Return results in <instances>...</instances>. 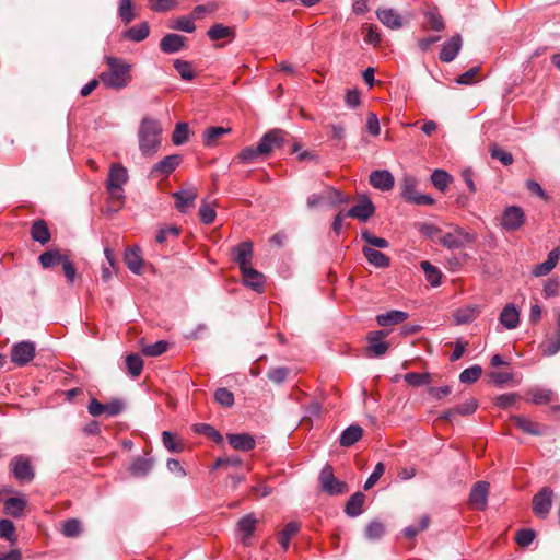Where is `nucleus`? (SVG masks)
Wrapping results in <instances>:
<instances>
[{"label": "nucleus", "mask_w": 560, "mask_h": 560, "mask_svg": "<svg viewBox=\"0 0 560 560\" xmlns=\"http://www.w3.org/2000/svg\"><path fill=\"white\" fill-rule=\"evenodd\" d=\"M192 429L196 433L203 434L218 444L223 442L222 434L208 423L194 424Z\"/></svg>", "instance_id": "obj_48"}, {"label": "nucleus", "mask_w": 560, "mask_h": 560, "mask_svg": "<svg viewBox=\"0 0 560 560\" xmlns=\"http://www.w3.org/2000/svg\"><path fill=\"white\" fill-rule=\"evenodd\" d=\"M430 30L441 32L445 28L443 18L436 9H430L424 13Z\"/></svg>", "instance_id": "obj_50"}, {"label": "nucleus", "mask_w": 560, "mask_h": 560, "mask_svg": "<svg viewBox=\"0 0 560 560\" xmlns=\"http://www.w3.org/2000/svg\"><path fill=\"white\" fill-rule=\"evenodd\" d=\"M370 184L376 189L387 191L393 188L395 179L389 171L377 170L370 174Z\"/></svg>", "instance_id": "obj_17"}, {"label": "nucleus", "mask_w": 560, "mask_h": 560, "mask_svg": "<svg viewBox=\"0 0 560 560\" xmlns=\"http://www.w3.org/2000/svg\"><path fill=\"white\" fill-rule=\"evenodd\" d=\"M128 182V172L125 166L119 163H113L109 167L106 188L114 200L122 202L125 196L122 186Z\"/></svg>", "instance_id": "obj_3"}, {"label": "nucleus", "mask_w": 560, "mask_h": 560, "mask_svg": "<svg viewBox=\"0 0 560 560\" xmlns=\"http://www.w3.org/2000/svg\"><path fill=\"white\" fill-rule=\"evenodd\" d=\"M553 491L549 487L541 488L533 497V512L541 518H546L551 510Z\"/></svg>", "instance_id": "obj_11"}, {"label": "nucleus", "mask_w": 560, "mask_h": 560, "mask_svg": "<svg viewBox=\"0 0 560 560\" xmlns=\"http://www.w3.org/2000/svg\"><path fill=\"white\" fill-rule=\"evenodd\" d=\"M475 241V235L462 228L455 229L453 232L442 233L438 238V243L448 249H460Z\"/></svg>", "instance_id": "obj_6"}, {"label": "nucleus", "mask_w": 560, "mask_h": 560, "mask_svg": "<svg viewBox=\"0 0 560 560\" xmlns=\"http://www.w3.org/2000/svg\"><path fill=\"white\" fill-rule=\"evenodd\" d=\"M490 155L492 159L499 160L503 165H511L514 161L513 155L501 149L497 143L490 145Z\"/></svg>", "instance_id": "obj_55"}, {"label": "nucleus", "mask_w": 560, "mask_h": 560, "mask_svg": "<svg viewBox=\"0 0 560 560\" xmlns=\"http://www.w3.org/2000/svg\"><path fill=\"white\" fill-rule=\"evenodd\" d=\"M387 334L388 331L386 330H375L369 332L366 337L369 342L368 351L374 357H382L387 352L389 343L384 341V338L387 336Z\"/></svg>", "instance_id": "obj_15"}, {"label": "nucleus", "mask_w": 560, "mask_h": 560, "mask_svg": "<svg viewBox=\"0 0 560 560\" xmlns=\"http://www.w3.org/2000/svg\"><path fill=\"white\" fill-rule=\"evenodd\" d=\"M35 343L28 340L15 343L11 349V361L19 366H24L30 363L35 357Z\"/></svg>", "instance_id": "obj_10"}, {"label": "nucleus", "mask_w": 560, "mask_h": 560, "mask_svg": "<svg viewBox=\"0 0 560 560\" xmlns=\"http://www.w3.org/2000/svg\"><path fill=\"white\" fill-rule=\"evenodd\" d=\"M385 534H386L385 524L377 520L370 522L364 529V536L370 541L378 540Z\"/></svg>", "instance_id": "obj_41"}, {"label": "nucleus", "mask_w": 560, "mask_h": 560, "mask_svg": "<svg viewBox=\"0 0 560 560\" xmlns=\"http://www.w3.org/2000/svg\"><path fill=\"white\" fill-rule=\"evenodd\" d=\"M189 138V127L186 122H177L172 135V141L175 145L184 144Z\"/></svg>", "instance_id": "obj_53"}, {"label": "nucleus", "mask_w": 560, "mask_h": 560, "mask_svg": "<svg viewBox=\"0 0 560 560\" xmlns=\"http://www.w3.org/2000/svg\"><path fill=\"white\" fill-rule=\"evenodd\" d=\"M10 472L20 482H31L35 477L34 467L26 455L14 456L9 464Z\"/></svg>", "instance_id": "obj_7"}, {"label": "nucleus", "mask_w": 560, "mask_h": 560, "mask_svg": "<svg viewBox=\"0 0 560 560\" xmlns=\"http://www.w3.org/2000/svg\"><path fill=\"white\" fill-rule=\"evenodd\" d=\"M420 267L424 272L427 281L432 287H439L441 284L442 272L428 260H423L420 262Z\"/></svg>", "instance_id": "obj_43"}, {"label": "nucleus", "mask_w": 560, "mask_h": 560, "mask_svg": "<svg viewBox=\"0 0 560 560\" xmlns=\"http://www.w3.org/2000/svg\"><path fill=\"white\" fill-rule=\"evenodd\" d=\"M365 501V495L362 492H355L350 497L345 506V512L350 517H357L362 513V506Z\"/></svg>", "instance_id": "obj_34"}, {"label": "nucleus", "mask_w": 560, "mask_h": 560, "mask_svg": "<svg viewBox=\"0 0 560 560\" xmlns=\"http://www.w3.org/2000/svg\"><path fill=\"white\" fill-rule=\"evenodd\" d=\"M168 343L164 340L156 341L152 345L144 346L142 353L147 357H159L166 352Z\"/></svg>", "instance_id": "obj_62"}, {"label": "nucleus", "mask_w": 560, "mask_h": 560, "mask_svg": "<svg viewBox=\"0 0 560 560\" xmlns=\"http://www.w3.org/2000/svg\"><path fill=\"white\" fill-rule=\"evenodd\" d=\"M289 133L282 129H271L266 132L258 142V152H264V158L268 156L271 152L282 148Z\"/></svg>", "instance_id": "obj_5"}, {"label": "nucleus", "mask_w": 560, "mask_h": 560, "mask_svg": "<svg viewBox=\"0 0 560 560\" xmlns=\"http://www.w3.org/2000/svg\"><path fill=\"white\" fill-rule=\"evenodd\" d=\"M318 483L320 491L328 495H338L347 491V485L335 477L332 466L329 464L322 468Z\"/></svg>", "instance_id": "obj_4"}, {"label": "nucleus", "mask_w": 560, "mask_h": 560, "mask_svg": "<svg viewBox=\"0 0 560 560\" xmlns=\"http://www.w3.org/2000/svg\"><path fill=\"white\" fill-rule=\"evenodd\" d=\"M0 538H4L11 544L16 541L15 526L10 520L0 521Z\"/></svg>", "instance_id": "obj_60"}, {"label": "nucleus", "mask_w": 560, "mask_h": 560, "mask_svg": "<svg viewBox=\"0 0 560 560\" xmlns=\"http://www.w3.org/2000/svg\"><path fill=\"white\" fill-rule=\"evenodd\" d=\"M362 434L363 430L360 425L351 424L341 432L339 443L343 447H350L362 438Z\"/></svg>", "instance_id": "obj_29"}, {"label": "nucleus", "mask_w": 560, "mask_h": 560, "mask_svg": "<svg viewBox=\"0 0 560 560\" xmlns=\"http://www.w3.org/2000/svg\"><path fill=\"white\" fill-rule=\"evenodd\" d=\"M234 34L235 32L233 27L225 26L223 24H214L207 32V35L213 42L234 37Z\"/></svg>", "instance_id": "obj_45"}, {"label": "nucleus", "mask_w": 560, "mask_h": 560, "mask_svg": "<svg viewBox=\"0 0 560 560\" xmlns=\"http://www.w3.org/2000/svg\"><path fill=\"white\" fill-rule=\"evenodd\" d=\"M230 132L231 128H224L221 126L209 127L203 132V143L206 147H213L219 138Z\"/></svg>", "instance_id": "obj_40"}, {"label": "nucleus", "mask_w": 560, "mask_h": 560, "mask_svg": "<svg viewBox=\"0 0 560 560\" xmlns=\"http://www.w3.org/2000/svg\"><path fill=\"white\" fill-rule=\"evenodd\" d=\"M540 347L542 354L546 357L557 354L560 351V331L555 330L550 336H547Z\"/></svg>", "instance_id": "obj_38"}, {"label": "nucleus", "mask_w": 560, "mask_h": 560, "mask_svg": "<svg viewBox=\"0 0 560 560\" xmlns=\"http://www.w3.org/2000/svg\"><path fill=\"white\" fill-rule=\"evenodd\" d=\"M320 195L324 205L337 206L340 203H347L349 201V198L347 196H345L340 190L331 186L325 187Z\"/></svg>", "instance_id": "obj_31"}, {"label": "nucleus", "mask_w": 560, "mask_h": 560, "mask_svg": "<svg viewBox=\"0 0 560 560\" xmlns=\"http://www.w3.org/2000/svg\"><path fill=\"white\" fill-rule=\"evenodd\" d=\"M153 467V459L149 457H137L130 465V472L135 477H145Z\"/></svg>", "instance_id": "obj_32"}, {"label": "nucleus", "mask_w": 560, "mask_h": 560, "mask_svg": "<svg viewBox=\"0 0 560 560\" xmlns=\"http://www.w3.org/2000/svg\"><path fill=\"white\" fill-rule=\"evenodd\" d=\"M31 235L35 242H38L42 245H45L50 241V232L44 220H37L32 224Z\"/></svg>", "instance_id": "obj_33"}, {"label": "nucleus", "mask_w": 560, "mask_h": 560, "mask_svg": "<svg viewBox=\"0 0 560 560\" xmlns=\"http://www.w3.org/2000/svg\"><path fill=\"white\" fill-rule=\"evenodd\" d=\"M530 396V401L536 405H545L553 400L555 393L548 388L535 387L527 393Z\"/></svg>", "instance_id": "obj_44"}, {"label": "nucleus", "mask_w": 560, "mask_h": 560, "mask_svg": "<svg viewBox=\"0 0 560 560\" xmlns=\"http://www.w3.org/2000/svg\"><path fill=\"white\" fill-rule=\"evenodd\" d=\"M490 485L487 481H478L474 485L470 494L469 503L477 510L483 511L487 506L488 494Z\"/></svg>", "instance_id": "obj_16"}, {"label": "nucleus", "mask_w": 560, "mask_h": 560, "mask_svg": "<svg viewBox=\"0 0 560 560\" xmlns=\"http://www.w3.org/2000/svg\"><path fill=\"white\" fill-rule=\"evenodd\" d=\"M66 257L58 249H49L39 255L38 261L43 268H52L62 264Z\"/></svg>", "instance_id": "obj_35"}, {"label": "nucleus", "mask_w": 560, "mask_h": 560, "mask_svg": "<svg viewBox=\"0 0 560 560\" xmlns=\"http://www.w3.org/2000/svg\"><path fill=\"white\" fill-rule=\"evenodd\" d=\"M124 260L128 269L135 273L140 275L143 266L141 250L138 246L128 247L125 250Z\"/></svg>", "instance_id": "obj_22"}, {"label": "nucleus", "mask_w": 560, "mask_h": 560, "mask_svg": "<svg viewBox=\"0 0 560 560\" xmlns=\"http://www.w3.org/2000/svg\"><path fill=\"white\" fill-rule=\"evenodd\" d=\"M476 317V308H459L454 312L453 318L457 325L471 323Z\"/></svg>", "instance_id": "obj_57"}, {"label": "nucleus", "mask_w": 560, "mask_h": 560, "mask_svg": "<svg viewBox=\"0 0 560 560\" xmlns=\"http://www.w3.org/2000/svg\"><path fill=\"white\" fill-rule=\"evenodd\" d=\"M174 68L185 81H191L195 78V72L188 61L177 59L174 61Z\"/></svg>", "instance_id": "obj_61"}, {"label": "nucleus", "mask_w": 560, "mask_h": 560, "mask_svg": "<svg viewBox=\"0 0 560 560\" xmlns=\"http://www.w3.org/2000/svg\"><path fill=\"white\" fill-rule=\"evenodd\" d=\"M290 373V370L285 366H278V368H272L269 370L267 376H268V380L275 384H282L288 375Z\"/></svg>", "instance_id": "obj_63"}, {"label": "nucleus", "mask_w": 560, "mask_h": 560, "mask_svg": "<svg viewBox=\"0 0 560 560\" xmlns=\"http://www.w3.org/2000/svg\"><path fill=\"white\" fill-rule=\"evenodd\" d=\"M404 378L408 385H411L415 387L428 385L431 383V374L430 373L409 372L404 376Z\"/></svg>", "instance_id": "obj_51"}, {"label": "nucleus", "mask_w": 560, "mask_h": 560, "mask_svg": "<svg viewBox=\"0 0 560 560\" xmlns=\"http://www.w3.org/2000/svg\"><path fill=\"white\" fill-rule=\"evenodd\" d=\"M401 196L410 203L418 206H431L434 199L430 195H424L416 190V179L411 176H405L401 180Z\"/></svg>", "instance_id": "obj_8"}, {"label": "nucleus", "mask_w": 560, "mask_h": 560, "mask_svg": "<svg viewBox=\"0 0 560 560\" xmlns=\"http://www.w3.org/2000/svg\"><path fill=\"white\" fill-rule=\"evenodd\" d=\"M26 503L24 497H11L3 502L4 512L13 517H19L23 514Z\"/></svg>", "instance_id": "obj_30"}, {"label": "nucleus", "mask_w": 560, "mask_h": 560, "mask_svg": "<svg viewBox=\"0 0 560 560\" xmlns=\"http://www.w3.org/2000/svg\"><path fill=\"white\" fill-rule=\"evenodd\" d=\"M431 182L436 189L444 191L452 182V176L446 171L438 168L431 174Z\"/></svg>", "instance_id": "obj_49"}, {"label": "nucleus", "mask_w": 560, "mask_h": 560, "mask_svg": "<svg viewBox=\"0 0 560 560\" xmlns=\"http://www.w3.org/2000/svg\"><path fill=\"white\" fill-rule=\"evenodd\" d=\"M257 520L254 514H247L237 522L238 532L243 533V540L250 537L256 528Z\"/></svg>", "instance_id": "obj_47"}, {"label": "nucleus", "mask_w": 560, "mask_h": 560, "mask_svg": "<svg viewBox=\"0 0 560 560\" xmlns=\"http://www.w3.org/2000/svg\"><path fill=\"white\" fill-rule=\"evenodd\" d=\"M106 262L102 265L101 277L104 282H108L113 278V270L116 268V256L112 248L106 247L104 249Z\"/></svg>", "instance_id": "obj_36"}, {"label": "nucleus", "mask_w": 560, "mask_h": 560, "mask_svg": "<svg viewBox=\"0 0 560 560\" xmlns=\"http://www.w3.org/2000/svg\"><path fill=\"white\" fill-rule=\"evenodd\" d=\"M500 323L506 329H514L520 324V313L517 312L514 304H508L504 306L500 314Z\"/></svg>", "instance_id": "obj_28"}, {"label": "nucleus", "mask_w": 560, "mask_h": 560, "mask_svg": "<svg viewBox=\"0 0 560 560\" xmlns=\"http://www.w3.org/2000/svg\"><path fill=\"white\" fill-rule=\"evenodd\" d=\"M300 530L298 522H289L284 528L279 533L278 541L284 551L288 550L291 538Z\"/></svg>", "instance_id": "obj_39"}, {"label": "nucleus", "mask_w": 560, "mask_h": 560, "mask_svg": "<svg viewBox=\"0 0 560 560\" xmlns=\"http://www.w3.org/2000/svg\"><path fill=\"white\" fill-rule=\"evenodd\" d=\"M185 37L178 34H166L160 42V48L165 54H175L185 46Z\"/></svg>", "instance_id": "obj_25"}, {"label": "nucleus", "mask_w": 560, "mask_h": 560, "mask_svg": "<svg viewBox=\"0 0 560 560\" xmlns=\"http://www.w3.org/2000/svg\"><path fill=\"white\" fill-rule=\"evenodd\" d=\"M408 318V313L404 311L393 310L376 316L380 326L387 327L404 323Z\"/></svg>", "instance_id": "obj_27"}, {"label": "nucleus", "mask_w": 560, "mask_h": 560, "mask_svg": "<svg viewBox=\"0 0 560 560\" xmlns=\"http://www.w3.org/2000/svg\"><path fill=\"white\" fill-rule=\"evenodd\" d=\"M481 373H482L481 366L478 364H475L470 368L465 369L459 374V381L464 384H472L480 377Z\"/></svg>", "instance_id": "obj_56"}, {"label": "nucleus", "mask_w": 560, "mask_h": 560, "mask_svg": "<svg viewBox=\"0 0 560 560\" xmlns=\"http://www.w3.org/2000/svg\"><path fill=\"white\" fill-rule=\"evenodd\" d=\"M125 404L120 399H113L107 404L100 402L96 398H92L88 405V411L92 417H98L106 413L109 417H115L122 412Z\"/></svg>", "instance_id": "obj_9"}, {"label": "nucleus", "mask_w": 560, "mask_h": 560, "mask_svg": "<svg viewBox=\"0 0 560 560\" xmlns=\"http://www.w3.org/2000/svg\"><path fill=\"white\" fill-rule=\"evenodd\" d=\"M126 366L128 374L136 378L142 373L143 360L139 354L130 353L126 357Z\"/></svg>", "instance_id": "obj_46"}, {"label": "nucleus", "mask_w": 560, "mask_h": 560, "mask_svg": "<svg viewBox=\"0 0 560 560\" xmlns=\"http://www.w3.org/2000/svg\"><path fill=\"white\" fill-rule=\"evenodd\" d=\"M241 272L245 285L259 293L264 291L265 278L262 273L254 269L252 266L242 269Z\"/></svg>", "instance_id": "obj_21"}, {"label": "nucleus", "mask_w": 560, "mask_h": 560, "mask_svg": "<svg viewBox=\"0 0 560 560\" xmlns=\"http://www.w3.org/2000/svg\"><path fill=\"white\" fill-rule=\"evenodd\" d=\"M230 445L236 451L248 452L255 448V439L248 433L228 434Z\"/></svg>", "instance_id": "obj_23"}, {"label": "nucleus", "mask_w": 560, "mask_h": 560, "mask_svg": "<svg viewBox=\"0 0 560 560\" xmlns=\"http://www.w3.org/2000/svg\"><path fill=\"white\" fill-rule=\"evenodd\" d=\"M214 400L223 407L230 408L234 405V394L225 387L217 388Z\"/></svg>", "instance_id": "obj_54"}, {"label": "nucleus", "mask_w": 560, "mask_h": 560, "mask_svg": "<svg viewBox=\"0 0 560 560\" xmlns=\"http://www.w3.org/2000/svg\"><path fill=\"white\" fill-rule=\"evenodd\" d=\"M162 127L155 119L143 118L138 130L139 150L143 156L152 158L161 145Z\"/></svg>", "instance_id": "obj_2"}, {"label": "nucleus", "mask_w": 560, "mask_h": 560, "mask_svg": "<svg viewBox=\"0 0 560 560\" xmlns=\"http://www.w3.org/2000/svg\"><path fill=\"white\" fill-rule=\"evenodd\" d=\"M376 16L380 22L392 30H399L402 27V16L390 8H381L376 11Z\"/></svg>", "instance_id": "obj_19"}, {"label": "nucleus", "mask_w": 560, "mask_h": 560, "mask_svg": "<svg viewBox=\"0 0 560 560\" xmlns=\"http://www.w3.org/2000/svg\"><path fill=\"white\" fill-rule=\"evenodd\" d=\"M375 211V207L370 199H364L363 201L354 205L347 212V217L357 218L361 221L369 220Z\"/></svg>", "instance_id": "obj_24"}, {"label": "nucleus", "mask_w": 560, "mask_h": 560, "mask_svg": "<svg viewBox=\"0 0 560 560\" xmlns=\"http://www.w3.org/2000/svg\"><path fill=\"white\" fill-rule=\"evenodd\" d=\"M462 48L460 35L453 36L450 40L445 42L440 51V60L443 62L453 61Z\"/></svg>", "instance_id": "obj_20"}, {"label": "nucleus", "mask_w": 560, "mask_h": 560, "mask_svg": "<svg viewBox=\"0 0 560 560\" xmlns=\"http://www.w3.org/2000/svg\"><path fill=\"white\" fill-rule=\"evenodd\" d=\"M512 421L518 429L528 434L541 435L544 433V431L540 429V425L528 418L522 416H514L512 418Z\"/></svg>", "instance_id": "obj_37"}, {"label": "nucleus", "mask_w": 560, "mask_h": 560, "mask_svg": "<svg viewBox=\"0 0 560 560\" xmlns=\"http://www.w3.org/2000/svg\"><path fill=\"white\" fill-rule=\"evenodd\" d=\"M198 191L194 186L175 191L173 194V198L175 199L176 209L182 213H186L190 208L195 206Z\"/></svg>", "instance_id": "obj_14"}, {"label": "nucleus", "mask_w": 560, "mask_h": 560, "mask_svg": "<svg viewBox=\"0 0 560 560\" xmlns=\"http://www.w3.org/2000/svg\"><path fill=\"white\" fill-rule=\"evenodd\" d=\"M362 253L366 260L376 268H387L390 265V258L375 248L363 246Z\"/></svg>", "instance_id": "obj_26"}, {"label": "nucleus", "mask_w": 560, "mask_h": 560, "mask_svg": "<svg viewBox=\"0 0 560 560\" xmlns=\"http://www.w3.org/2000/svg\"><path fill=\"white\" fill-rule=\"evenodd\" d=\"M82 530L81 522L77 518H70L65 522L62 527V534L66 537H77Z\"/></svg>", "instance_id": "obj_64"}, {"label": "nucleus", "mask_w": 560, "mask_h": 560, "mask_svg": "<svg viewBox=\"0 0 560 560\" xmlns=\"http://www.w3.org/2000/svg\"><path fill=\"white\" fill-rule=\"evenodd\" d=\"M108 71L100 74V81L109 89L121 90L131 81V65L118 57L105 58Z\"/></svg>", "instance_id": "obj_1"}, {"label": "nucleus", "mask_w": 560, "mask_h": 560, "mask_svg": "<svg viewBox=\"0 0 560 560\" xmlns=\"http://www.w3.org/2000/svg\"><path fill=\"white\" fill-rule=\"evenodd\" d=\"M361 237L366 243L365 246H370L375 249L387 248L389 246V243L386 238L376 236L369 232L368 230L362 231Z\"/></svg>", "instance_id": "obj_52"}, {"label": "nucleus", "mask_w": 560, "mask_h": 560, "mask_svg": "<svg viewBox=\"0 0 560 560\" xmlns=\"http://www.w3.org/2000/svg\"><path fill=\"white\" fill-rule=\"evenodd\" d=\"M199 215H200V220L202 223H205V224L213 223L215 220V215H217L214 205L209 203L207 201H202L199 207Z\"/></svg>", "instance_id": "obj_58"}, {"label": "nucleus", "mask_w": 560, "mask_h": 560, "mask_svg": "<svg viewBox=\"0 0 560 560\" xmlns=\"http://www.w3.org/2000/svg\"><path fill=\"white\" fill-rule=\"evenodd\" d=\"M182 162L183 156L180 154L167 155L152 166L150 175L152 177H167L180 165Z\"/></svg>", "instance_id": "obj_12"}, {"label": "nucleus", "mask_w": 560, "mask_h": 560, "mask_svg": "<svg viewBox=\"0 0 560 560\" xmlns=\"http://www.w3.org/2000/svg\"><path fill=\"white\" fill-rule=\"evenodd\" d=\"M118 16L126 24L130 23L135 19L131 0H120L119 1Z\"/></svg>", "instance_id": "obj_59"}, {"label": "nucleus", "mask_w": 560, "mask_h": 560, "mask_svg": "<svg viewBox=\"0 0 560 560\" xmlns=\"http://www.w3.org/2000/svg\"><path fill=\"white\" fill-rule=\"evenodd\" d=\"M149 34H150L149 23L142 22L138 25L130 27L128 31H126L125 37L132 42L139 43V42L144 40L149 36Z\"/></svg>", "instance_id": "obj_42"}, {"label": "nucleus", "mask_w": 560, "mask_h": 560, "mask_svg": "<svg viewBox=\"0 0 560 560\" xmlns=\"http://www.w3.org/2000/svg\"><path fill=\"white\" fill-rule=\"evenodd\" d=\"M234 260L238 264L240 269L252 266L253 244L252 242H242L232 249Z\"/></svg>", "instance_id": "obj_18"}, {"label": "nucleus", "mask_w": 560, "mask_h": 560, "mask_svg": "<svg viewBox=\"0 0 560 560\" xmlns=\"http://www.w3.org/2000/svg\"><path fill=\"white\" fill-rule=\"evenodd\" d=\"M524 211L520 207L511 206L504 210L501 225L506 231H516L524 224Z\"/></svg>", "instance_id": "obj_13"}]
</instances>
